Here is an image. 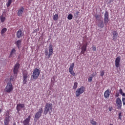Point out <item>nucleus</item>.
Listing matches in <instances>:
<instances>
[{
	"mask_svg": "<svg viewBox=\"0 0 125 125\" xmlns=\"http://www.w3.org/2000/svg\"><path fill=\"white\" fill-rule=\"evenodd\" d=\"M52 111V104L46 103L45 105L44 109L43 111V114L45 116L49 113V115L51 114V111Z\"/></svg>",
	"mask_w": 125,
	"mask_h": 125,
	"instance_id": "f257e3e1",
	"label": "nucleus"
},
{
	"mask_svg": "<svg viewBox=\"0 0 125 125\" xmlns=\"http://www.w3.org/2000/svg\"><path fill=\"white\" fill-rule=\"evenodd\" d=\"M13 89H14V88L13 87V85H12V83L9 82L8 83L7 85H6L4 88V91L5 92H6V93H11V92H12L13 91Z\"/></svg>",
	"mask_w": 125,
	"mask_h": 125,
	"instance_id": "f03ea898",
	"label": "nucleus"
},
{
	"mask_svg": "<svg viewBox=\"0 0 125 125\" xmlns=\"http://www.w3.org/2000/svg\"><path fill=\"white\" fill-rule=\"evenodd\" d=\"M85 90V87L82 86L80 88H78L75 92L76 97H79L81 94H83Z\"/></svg>",
	"mask_w": 125,
	"mask_h": 125,
	"instance_id": "7ed1b4c3",
	"label": "nucleus"
},
{
	"mask_svg": "<svg viewBox=\"0 0 125 125\" xmlns=\"http://www.w3.org/2000/svg\"><path fill=\"white\" fill-rule=\"evenodd\" d=\"M40 74H41V71H40V69L38 68H35L31 77H33V80H37V79L39 78Z\"/></svg>",
	"mask_w": 125,
	"mask_h": 125,
	"instance_id": "20e7f679",
	"label": "nucleus"
},
{
	"mask_svg": "<svg viewBox=\"0 0 125 125\" xmlns=\"http://www.w3.org/2000/svg\"><path fill=\"white\" fill-rule=\"evenodd\" d=\"M44 53L46 56H47L48 55V58H50V56L53 54V45H52V44L49 45V52H47V51H45Z\"/></svg>",
	"mask_w": 125,
	"mask_h": 125,
	"instance_id": "39448f33",
	"label": "nucleus"
},
{
	"mask_svg": "<svg viewBox=\"0 0 125 125\" xmlns=\"http://www.w3.org/2000/svg\"><path fill=\"white\" fill-rule=\"evenodd\" d=\"M19 68H20V64H19L18 62H17L14 67V69L13 71V73L15 76V78H17V75L18 74Z\"/></svg>",
	"mask_w": 125,
	"mask_h": 125,
	"instance_id": "423d86ee",
	"label": "nucleus"
},
{
	"mask_svg": "<svg viewBox=\"0 0 125 125\" xmlns=\"http://www.w3.org/2000/svg\"><path fill=\"white\" fill-rule=\"evenodd\" d=\"M116 105L118 110H122V106L123 105V103H122V100H121L120 98H118L116 99Z\"/></svg>",
	"mask_w": 125,
	"mask_h": 125,
	"instance_id": "0eeeda50",
	"label": "nucleus"
},
{
	"mask_svg": "<svg viewBox=\"0 0 125 125\" xmlns=\"http://www.w3.org/2000/svg\"><path fill=\"white\" fill-rule=\"evenodd\" d=\"M42 108L39 109V111L35 114V119H36L37 121L39 120V119L42 117V114L43 112Z\"/></svg>",
	"mask_w": 125,
	"mask_h": 125,
	"instance_id": "6e6552de",
	"label": "nucleus"
},
{
	"mask_svg": "<svg viewBox=\"0 0 125 125\" xmlns=\"http://www.w3.org/2000/svg\"><path fill=\"white\" fill-rule=\"evenodd\" d=\"M28 72L25 71L22 74V77H23V83L24 84H26L27 83V82H28Z\"/></svg>",
	"mask_w": 125,
	"mask_h": 125,
	"instance_id": "1a4fd4ad",
	"label": "nucleus"
},
{
	"mask_svg": "<svg viewBox=\"0 0 125 125\" xmlns=\"http://www.w3.org/2000/svg\"><path fill=\"white\" fill-rule=\"evenodd\" d=\"M75 66V63L73 62L69 68V73L72 75V76H76V73H75V71L74 70V67Z\"/></svg>",
	"mask_w": 125,
	"mask_h": 125,
	"instance_id": "9d476101",
	"label": "nucleus"
},
{
	"mask_svg": "<svg viewBox=\"0 0 125 125\" xmlns=\"http://www.w3.org/2000/svg\"><path fill=\"white\" fill-rule=\"evenodd\" d=\"M104 22L105 25H107L109 22V13L107 11H105L104 13Z\"/></svg>",
	"mask_w": 125,
	"mask_h": 125,
	"instance_id": "9b49d317",
	"label": "nucleus"
},
{
	"mask_svg": "<svg viewBox=\"0 0 125 125\" xmlns=\"http://www.w3.org/2000/svg\"><path fill=\"white\" fill-rule=\"evenodd\" d=\"M120 63H121V57H117L115 61V67L119 68L120 67Z\"/></svg>",
	"mask_w": 125,
	"mask_h": 125,
	"instance_id": "f8f14e48",
	"label": "nucleus"
},
{
	"mask_svg": "<svg viewBox=\"0 0 125 125\" xmlns=\"http://www.w3.org/2000/svg\"><path fill=\"white\" fill-rule=\"evenodd\" d=\"M23 36H24V32H23L21 29H19L17 32V37L18 39H20V38H21Z\"/></svg>",
	"mask_w": 125,
	"mask_h": 125,
	"instance_id": "ddd939ff",
	"label": "nucleus"
},
{
	"mask_svg": "<svg viewBox=\"0 0 125 125\" xmlns=\"http://www.w3.org/2000/svg\"><path fill=\"white\" fill-rule=\"evenodd\" d=\"M31 121V116H29L27 118L25 119L22 122L23 125H29Z\"/></svg>",
	"mask_w": 125,
	"mask_h": 125,
	"instance_id": "4468645a",
	"label": "nucleus"
},
{
	"mask_svg": "<svg viewBox=\"0 0 125 125\" xmlns=\"http://www.w3.org/2000/svg\"><path fill=\"white\" fill-rule=\"evenodd\" d=\"M87 47V44H83L81 47V52L82 54H84L85 51H86V47Z\"/></svg>",
	"mask_w": 125,
	"mask_h": 125,
	"instance_id": "2eb2a0df",
	"label": "nucleus"
},
{
	"mask_svg": "<svg viewBox=\"0 0 125 125\" xmlns=\"http://www.w3.org/2000/svg\"><path fill=\"white\" fill-rule=\"evenodd\" d=\"M24 7H21L20 9L18 10V16H22V14H23V13L24 12Z\"/></svg>",
	"mask_w": 125,
	"mask_h": 125,
	"instance_id": "dca6fc26",
	"label": "nucleus"
},
{
	"mask_svg": "<svg viewBox=\"0 0 125 125\" xmlns=\"http://www.w3.org/2000/svg\"><path fill=\"white\" fill-rule=\"evenodd\" d=\"M10 122V117L9 116L6 117L4 121V125H9Z\"/></svg>",
	"mask_w": 125,
	"mask_h": 125,
	"instance_id": "f3484780",
	"label": "nucleus"
},
{
	"mask_svg": "<svg viewBox=\"0 0 125 125\" xmlns=\"http://www.w3.org/2000/svg\"><path fill=\"white\" fill-rule=\"evenodd\" d=\"M25 107V104H19L17 105L16 109L18 112L20 111V108H24Z\"/></svg>",
	"mask_w": 125,
	"mask_h": 125,
	"instance_id": "a211bd4d",
	"label": "nucleus"
},
{
	"mask_svg": "<svg viewBox=\"0 0 125 125\" xmlns=\"http://www.w3.org/2000/svg\"><path fill=\"white\" fill-rule=\"evenodd\" d=\"M104 98H109L110 97V89H107L104 93Z\"/></svg>",
	"mask_w": 125,
	"mask_h": 125,
	"instance_id": "6ab92c4d",
	"label": "nucleus"
},
{
	"mask_svg": "<svg viewBox=\"0 0 125 125\" xmlns=\"http://www.w3.org/2000/svg\"><path fill=\"white\" fill-rule=\"evenodd\" d=\"M22 42V40H20L17 41L16 42H15V44H16L18 47V48H21V43Z\"/></svg>",
	"mask_w": 125,
	"mask_h": 125,
	"instance_id": "aec40b11",
	"label": "nucleus"
},
{
	"mask_svg": "<svg viewBox=\"0 0 125 125\" xmlns=\"http://www.w3.org/2000/svg\"><path fill=\"white\" fill-rule=\"evenodd\" d=\"M14 54H16V50H15V48H13L10 53L9 58H11V57H12Z\"/></svg>",
	"mask_w": 125,
	"mask_h": 125,
	"instance_id": "412c9836",
	"label": "nucleus"
},
{
	"mask_svg": "<svg viewBox=\"0 0 125 125\" xmlns=\"http://www.w3.org/2000/svg\"><path fill=\"white\" fill-rule=\"evenodd\" d=\"M5 17H4L3 15H1V16H0V20L1 23H4V21H5Z\"/></svg>",
	"mask_w": 125,
	"mask_h": 125,
	"instance_id": "4be33fe9",
	"label": "nucleus"
},
{
	"mask_svg": "<svg viewBox=\"0 0 125 125\" xmlns=\"http://www.w3.org/2000/svg\"><path fill=\"white\" fill-rule=\"evenodd\" d=\"M13 0H8V2L6 3L7 7H9V6H10V4H11V3H12V1Z\"/></svg>",
	"mask_w": 125,
	"mask_h": 125,
	"instance_id": "5701e85b",
	"label": "nucleus"
},
{
	"mask_svg": "<svg viewBox=\"0 0 125 125\" xmlns=\"http://www.w3.org/2000/svg\"><path fill=\"white\" fill-rule=\"evenodd\" d=\"M78 88V82H75L73 86V89H77Z\"/></svg>",
	"mask_w": 125,
	"mask_h": 125,
	"instance_id": "b1692460",
	"label": "nucleus"
},
{
	"mask_svg": "<svg viewBox=\"0 0 125 125\" xmlns=\"http://www.w3.org/2000/svg\"><path fill=\"white\" fill-rule=\"evenodd\" d=\"M6 31H7V29L6 28H3L1 31V35H3L4 33H6Z\"/></svg>",
	"mask_w": 125,
	"mask_h": 125,
	"instance_id": "393cba45",
	"label": "nucleus"
},
{
	"mask_svg": "<svg viewBox=\"0 0 125 125\" xmlns=\"http://www.w3.org/2000/svg\"><path fill=\"white\" fill-rule=\"evenodd\" d=\"M90 124H91L92 125H97V123L93 120V119H92L90 121Z\"/></svg>",
	"mask_w": 125,
	"mask_h": 125,
	"instance_id": "a878e982",
	"label": "nucleus"
},
{
	"mask_svg": "<svg viewBox=\"0 0 125 125\" xmlns=\"http://www.w3.org/2000/svg\"><path fill=\"white\" fill-rule=\"evenodd\" d=\"M67 19L68 20H72L73 19V15L72 14H70L68 15Z\"/></svg>",
	"mask_w": 125,
	"mask_h": 125,
	"instance_id": "bb28decb",
	"label": "nucleus"
},
{
	"mask_svg": "<svg viewBox=\"0 0 125 125\" xmlns=\"http://www.w3.org/2000/svg\"><path fill=\"white\" fill-rule=\"evenodd\" d=\"M112 34L113 36H119V33H118L117 31H113L112 32Z\"/></svg>",
	"mask_w": 125,
	"mask_h": 125,
	"instance_id": "cd10ccee",
	"label": "nucleus"
},
{
	"mask_svg": "<svg viewBox=\"0 0 125 125\" xmlns=\"http://www.w3.org/2000/svg\"><path fill=\"white\" fill-rule=\"evenodd\" d=\"M58 19V14H55L53 17V20H54V21H57Z\"/></svg>",
	"mask_w": 125,
	"mask_h": 125,
	"instance_id": "c85d7f7f",
	"label": "nucleus"
},
{
	"mask_svg": "<svg viewBox=\"0 0 125 125\" xmlns=\"http://www.w3.org/2000/svg\"><path fill=\"white\" fill-rule=\"evenodd\" d=\"M105 75V71L104 70H102L100 71V76L101 77H103Z\"/></svg>",
	"mask_w": 125,
	"mask_h": 125,
	"instance_id": "c756f323",
	"label": "nucleus"
},
{
	"mask_svg": "<svg viewBox=\"0 0 125 125\" xmlns=\"http://www.w3.org/2000/svg\"><path fill=\"white\" fill-rule=\"evenodd\" d=\"M104 23H103V21H102L101 22V24H99V27H100V28H104Z\"/></svg>",
	"mask_w": 125,
	"mask_h": 125,
	"instance_id": "7c9ffc66",
	"label": "nucleus"
},
{
	"mask_svg": "<svg viewBox=\"0 0 125 125\" xmlns=\"http://www.w3.org/2000/svg\"><path fill=\"white\" fill-rule=\"evenodd\" d=\"M122 112H120L118 114V119L122 120Z\"/></svg>",
	"mask_w": 125,
	"mask_h": 125,
	"instance_id": "2f4dec72",
	"label": "nucleus"
},
{
	"mask_svg": "<svg viewBox=\"0 0 125 125\" xmlns=\"http://www.w3.org/2000/svg\"><path fill=\"white\" fill-rule=\"evenodd\" d=\"M117 37H118V36L113 35L112 39L114 42H116V41H117Z\"/></svg>",
	"mask_w": 125,
	"mask_h": 125,
	"instance_id": "473e14b6",
	"label": "nucleus"
},
{
	"mask_svg": "<svg viewBox=\"0 0 125 125\" xmlns=\"http://www.w3.org/2000/svg\"><path fill=\"white\" fill-rule=\"evenodd\" d=\"M14 76H11L10 78V80L11 82H13L14 81Z\"/></svg>",
	"mask_w": 125,
	"mask_h": 125,
	"instance_id": "72a5a7b5",
	"label": "nucleus"
},
{
	"mask_svg": "<svg viewBox=\"0 0 125 125\" xmlns=\"http://www.w3.org/2000/svg\"><path fill=\"white\" fill-rule=\"evenodd\" d=\"M88 82H89V83H91V82H92V77H90L88 78Z\"/></svg>",
	"mask_w": 125,
	"mask_h": 125,
	"instance_id": "f704fd0d",
	"label": "nucleus"
},
{
	"mask_svg": "<svg viewBox=\"0 0 125 125\" xmlns=\"http://www.w3.org/2000/svg\"><path fill=\"white\" fill-rule=\"evenodd\" d=\"M51 82L53 83H54L55 82V78H54V77L52 78L51 80Z\"/></svg>",
	"mask_w": 125,
	"mask_h": 125,
	"instance_id": "c9c22d12",
	"label": "nucleus"
},
{
	"mask_svg": "<svg viewBox=\"0 0 125 125\" xmlns=\"http://www.w3.org/2000/svg\"><path fill=\"white\" fill-rule=\"evenodd\" d=\"M122 102L123 103V105L125 106V98H122Z\"/></svg>",
	"mask_w": 125,
	"mask_h": 125,
	"instance_id": "e433bc0d",
	"label": "nucleus"
},
{
	"mask_svg": "<svg viewBox=\"0 0 125 125\" xmlns=\"http://www.w3.org/2000/svg\"><path fill=\"white\" fill-rule=\"evenodd\" d=\"M119 93L120 94H123L124 93V92H123V89H122V88H120L119 89Z\"/></svg>",
	"mask_w": 125,
	"mask_h": 125,
	"instance_id": "4c0bfd02",
	"label": "nucleus"
},
{
	"mask_svg": "<svg viewBox=\"0 0 125 125\" xmlns=\"http://www.w3.org/2000/svg\"><path fill=\"white\" fill-rule=\"evenodd\" d=\"M92 50L93 51H96V47L92 46Z\"/></svg>",
	"mask_w": 125,
	"mask_h": 125,
	"instance_id": "58836bf2",
	"label": "nucleus"
},
{
	"mask_svg": "<svg viewBox=\"0 0 125 125\" xmlns=\"http://www.w3.org/2000/svg\"><path fill=\"white\" fill-rule=\"evenodd\" d=\"M108 110H109V112H111L113 110V107H109L108 108Z\"/></svg>",
	"mask_w": 125,
	"mask_h": 125,
	"instance_id": "ea45409f",
	"label": "nucleus"
},
{
	"mask_svg": "<svg viewBox=\"0 0 125 125\" xmlns=\"http://www.w3.org/2000/svg\"><path fill=\"white\" fill-rule=\"evenodd\" d=\"M95 18H96V19L99 18V15H95Z\"/></svg>",
	"mask_w": 125,
	"mask_h": 125,
	"instance_id": "a19ab883",
	"label": "nucleus"
},
{
	"mask_svg": "<svg viewBox=\"0 0 125 125\" xmlns=\"http://www.w3.org/2000/svg\"><path fill=\"white\" fill-rule=\"evenodd\" d=\"M115 96L116 97H119V93H116Z\"/></svg>",
	"mask_w": 125,
	"mask_h": 125,
	"instance_id": "79ce46f5",
	"label": "nucleus"
},
{
	"mask_svg": "<svg viewBox=\"0 0 125 125\" xmlns=\"http://www.w3.org/2000/svg\"><path fill=\"white\" fill-rule=\"evenodd\" d=\"M121 95H122V96H124L125 97V93H123V94H121Z\"/></svg>",
	"mask_w": 125,
	"mask_h": 125,
	"instance_id": "37998d69",
	"label": "nucleus"
},
{
	"mask_svg": "<svg viewBox=\"0 0 125 125\" xmlns=\"http://www.w3.org/2000/svg\"><path fill=\"white\" fill-rule=\"evenodd\" d=\"M79 12H76V15H79Z\"/></svg>",
	"mask_w": 125,
	"mask_h": 125,
	"instance_id": "c03bdc74",
	"label": "nucleus"
},
{
	"mask_svg": "<svg viewBox=\"0 0 125 125\" xmlns=\"http://www.w3.org/2000/svg\"><path fill=\"white\" fill-rule=\"evenodd\" d=\"M13 125H16V123H13Z\"/></svg>",
	"mask_w": 125,
	"mask_h": 125,
	"instance_id": "a18cd8bd",
	"label": "nucleus"
},
{
	"mask_svg": "<svg viewBox=\"0 0 125 125\" xmlns=\"http://www.w3.org/2000/svg\"><path fill=\"white\" fill-rule=\"evenodd\" d=\"M0 113H1V109H0Z\"/></svg>",
	"mask_w": 125,
	"mask_h": 125,
	"instance_id": "49530a36",
	"label": "nucleus"
}]
</instances>
